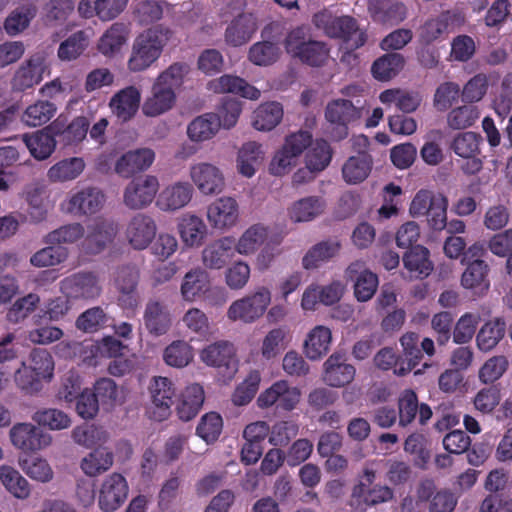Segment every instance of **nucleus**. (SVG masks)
<instances>
[{"label":"nucleus","instance_id":"nucleus-1","mask_svg":"<svg viewBox=\"0 0 512 512\" xmlns=\"http://www.w3.org/2000/svg\"><path fill=\"white\" fill-rule=\"evenodd\" d=\"M172 34V30L163 25H155L138 34L132 43L128 69L132 72L148 69L160 58Z\"/></svg>","mask_w":512,"mask_h":512},{"label":"nucleus","instance_id":"nucleus-2","mask_svg":"<svg viewBox=\"0 0 512 512\" xmlns=\"http://www.w3.org/2000/svg\"><path fill=\"white\" fill-rule=\"evenodd\" d=\"M286 52L293 58L310 66H322L329 58L330 49L323 41L312 39L311 29L299 25L290 29L284 39Z\"/></svg>","mask_w":512,"mask_h":512},{"label":"nucleus","instance_id":"nucleus-3","mask_svg":"<svg viewBox=\"0 0 512 512\" xmlns=\"http://www.w3.org/2000/svg\"><path fill=\"white\" fill-rule=\"evenodd\" d=\"M312 21L327 36L342 38L351 49L362 46L366 41L365 34L358 29L356 21L350 16L336 17L330 11L323 10L316 13Z\"/></svg>","mask_w":512,"mask_h":512},{"label":"nucleus","instance_id":"nucleus-4","mask_svg":"<svg viewBox=\"0 0 512 512\" xmlns=\"http://www.w3.org/2000/svg\"><path fill=\"white\" fill-rule=\"evenodd\" d=\"M272 293L266 286L257 287L253 293L233 301L227 309V318L251 324L259 320L271 304Z\"/></svg>","mask_w":512,"mask_h":512},{"label":"nucleus","instance_id":"nucleus-5","mask_svg":"<svg viewBox=\"0 0 512 512\" xmlns=\"http://www.w3.org/2000/svg\"><path fill=\"white\" fill-rule=\"evenodd\" d=\"M310 143L311 134L308 131H298L288 135L269 164L270 173L275 176L288 173L296 166L299 157Z\"/></svg>","mask_w":512,"mask_h":512},{"label":"nucleus","instance_id":"nucleus-6","mask_svg":"<svg viewBox=\"0 0 512 512\" xmlns=\"http://www.w3.org/2000/svg\"><path fill=\"white\" fill-rule=\"evenodd\" d=\"M189 179L192 186L205 197L221 194L226 188V178L223 170L208 161H199L189 166Z\"/></svg>","mask_w":512,"mask_h":512},{"label":"nucleus","instance_id":"nucleus-7","mask_svg":"<svg viewBox=\"0 0 512 512\" xmlns=\"http://www.w3.org/2000/svg\"><path fill=\"white\" fill-rule=\"evenodd\" d=\"M105 202L106 196L101 189L86 186L72 190L61 203V209L77 217L91 216L100 212Z\"/></svg>","mask_w":512,"mask_h":512},{"label":"nucleus","instance_id":"nucleus-8","mask_svg":"<svg viewBox=\"0 0 512 512\" xmlns=\"http://www.w3.org/2000/svg\"><path fill=\"white\" fill-rule=\"evenodd\" d=\"M50 74V66L44 52H36L16 69L12 79L13 91L22 92L38 85L45 75Z\"/></svg>","mask_w":512,"mask_h":512},{"label":"nucleus","instance_id":"nucleus-9","mask_svg":"<svg viewBox=\"0 0 512 512\" xmlns=\"http://www.w3.org/2000/svg\"><path fill=\"white\" fill-rule=\"evenodd\" d=\"M160 183L156 176L145 174L131 180L123 191V203L131 210L147 208L156 198Z\"/></svg>","mask_w":512,"mask_h":512},{"label":"nucleus","instance_id":"nucleus-10","mask_svg":"<svg viewBox=\"0 0 512 512\" xmlns=\"http://www.w3.org/2000/svg\"><path fill=\"white\" fill-rule=\"evenodd\" d=\"M301 390L289 384L286 380H278L262 391L257 398V405L261 409L276 406L283 411L294 410L301 401Z\"/></svg>","mask_w":512,"mask_h":512},{"label":"nucleus","instance_id":"nucleus-11","mask_svg":"<svg viewBox=\"0 0 512 512\" xmlns=\"http://www.w3.org/2000/svg\"><path fill=\"white\" fill-rule=\"evenodd\" d=\"M61 293L71 300H94L102 292L98 276L91 272L72 274L60 282Z\"/></svg>","mask_w":512,"mask_h":512},{"label":"nucleus","instance_id":"nucleus-12","mask_svg":"<svg viewBox=\"0 0 512 512\" xmlns=\"http://www.w3.org/2000/svg\"><path fill=\"white\" fill-rule=\"evenodd\" d=\"M12 445L24 452H37L52 444V436L32 423H17L9 431Z\"/></svg>","mask_w":512,"mask_h":512},{"label":"nucleus","instance_id":"nucleus-13","mask_svg":"<svg viewBox=\"0 0 512 512\" xmlns=\"http://www.w3.org/2000/svg\"><path fill=\"white\" fill-rule=\"evenodd\" d=\"M129 487L125 477L120 473L106 476L98 491V506L104 512L118 510L128 497Z\"/></svg>","mask_w":512,"mask_h":512},{"label":"nucleus","instance_id":"nucleus-14","mask_svg":"<svg viewBox=\"0 0 512 512\" xmlns=\"http://www.w3.org/2000/svg\"><path fill=\"white\" fill-rule=\"evenodd\" d=\"M362 115L361 108L353 104L350 100L336 99L331 101L325 111L326 119L336 124L332 137L335 140H342L348 135L347 124L359 119Z\"/></svg>","mask_w":512,"mask_h":512},{"label":"nucleus","instance_id":"nucleus-15","mask_svg":"<svg viewBox=\"0 0 512 512\" xmlns=\"http://www.w3.org/2000/svg\"><path fill=\"white\" fill-rule=\"evenodd\" d=\"M194 187L187 181H176L164 187L156 198V207L173 213L185 208L193 199Z\"/></svg>","mask_w":512,"mask_h":512},{"label":"nucleus","instance_id":"nucleus-16","mask_svg":"<svg viewBox=\"0 0 512 512\" xmlns=\"http://www.w3.org/2000/svg\"><path fill=\"white\" fill-rule=\"evenodd\" d=\"M206 217L212 228L226 231L237 224L239 205L233 197H220L208 205Z\"/></svg>","mask_w":512,"mask_h":512},{"label":"nucleus","instance_id":"nucleus-17","mask_svg":"<svg viewBox=\"0 0 512 512\" xmlns=\"http://www.w3.org/2000/svg\"><path fill=\"white\" fill-rule=\"evenodd\" d=\"M118 231L117 224L110 219H96L88 225V233L82 242L87 253L98 254L110 245Z\"/></svg>","mask_w":512,"mask_h":512},{"label":"nucleus","instance_id":"nucleus-18","mask_svg":"<svg viewBox=\"0 0 512 512\" xmlns=\"http://www.w3.org/2000/svg\"><path fill=\"white\" fill-rule=\"evenodd\" d=\"M149 390L152 401V417L157 421H162L171 413V405L176 394L174 384L167 377H154Z\"/></svg>","mask_w":512,"mask_h":512},{"label":"nucleus","instance_id":"nucleus-19","mask_svg":"<svg viewBox=\"0 0 512 512\" xmlns=\"http://www.w3.org/2000/svg\"><path fill=\"white\" fill-rule=\"evenodd\" d=\"M155 152L148 147L129 150L122 154L114 165L115 172L124 178L148 170L155 161Z\"/></svg>","mask_w":512,"mask_h":512},{"label":"nucleus","instance_id":"nucleus-20","mask_svg":"<svg viewBox=\"0 0 512 512\" xmlns=\"http://www.w3.org/2000/svg\"><path fill=\"white\" fill-rule=\"evenodd\" d=\"M234 239L224 236L209 242L201 251V262L207 270H221L234 257Z\"/></svg>","mask_w":512,"mask_h":512},{"label":"nucleus","instance_id":"nucleus-21","mask_svg":"<svg viewBox=\"0 0 512 512\" xmlns=\"http://www.w3.org/2000/svg\"><path fill=\"white\" fill-rule=\"evenodd\" d=\"M172 314L161 300L149 299L143 312V323L149 334L159 337L166 335L172 326Z\"/></svg>","mask_w":512,"mask_h":512},{"label":"nucleus","instance_id":"nucleus-22","mask_svg":"<svg viewBox=\"0 0 512 512\" xmlns=\"http://www.w3.org/2000/svg\"><path fill=\"white\" fill-rule=\"evenodd\" d=\"M157 226L154 219L144 213L134 215L127 224L126 239L137 250L149 246L156 235Z\"/></svg>","mask_w":512,"mask_h":512},{"label":"nucleus","instance_id":"nucleus-23","mask_svg":"<svg viewBox=\"0 0 512 512\" xmlns=\"http://www.w3.org/2000/svg\"><path fill=\"white\" fill-rule=\"evenodd\" d=\"M355 373L354 366L343 355L333 353L323 364L322 380L330 387H343L353 381Z\"/></svg>","mask_w":512,"mask_h":512},{"label":"nucleus","instance_id":"nucleus-24","mask_svg":"<svg viewBox=\"0 0 512 512\" xmlns=\"http://www.w3.org/2000/svg\"><path fill=\"white\" fill-rule=\"evenodd\" d=\"M258 29V19L250 12L239 13L225 30V42L239 47L251 40Z\"/></svg>","mask_w":512,"mask_h":512},{"label":"nucleus","instance_id":"nucleus-25","mask_svg":"<svg viewBox=\"0 0 512 512\" xmlns=\"http://www.w3.org/2000/svg\"><path fill=\"white\" fill-rule=\"evenodd\" d=\"M129 38V25L123 22H115L98 39L97 50L104 57L113 58L122 52Z\"/></svg>","mask_w":512,"mask_h":512},{"label":"nucleus","instance_id":"nucleus-26","mask_svg":"<svg viewBox=\"0 0 512 512\" xmlns=\"http://www.w3.org/2000/svg\"><path fill=\"white\" fill-rule=\"evenodd\" d=\"M346 274L354 281V295L358 301L366 302L374 296L378 287V277L366 269L363 262L351 263Z\"/></svg>","mask_w":512,"mask_h":512},{"label":"nucleus","instance_id":"nucleus-27","mask_svg":"<svg viewBox=\"0 0 512 512\" xmlns=\"http://www.w3.org/2000/svg\"><path fill=\"white\" fill-rule=\"evenodd\" d=\"M236 350L234 345L228 341H218L205 347L201 353V360L212 367H225L229 372L237 370Z\"/></svg>","mask_w":512,"mask_h":512},{"label":"nucleus","instance_id":"nucleus-28","mask_svg":"<svg viewBox=\"0 0 512 512\" xmlns=\"http://www.w3.org/2000/svg\"><path fill=\"white\" fill-rule=\"evenodd\" d=\"M177 229L183 245L187 248L201 246L208 234L206 223L194 213L183 214L179 218Z\"/></svg>","mask_w":512,"mask_h":512},{"label":"nucleus","instance_id":"nucleus-29","mask_svg":"<svg viewBox=\"0 0 512 512\" xmlns=\"http://www.w3.org/2000/svg\"><path fill=\"white\" fill-rule=\"evenodd\" d=\"M211 283L208 272L201 267L191 268L185 273L180 285V296L188 303L201 300Z\"/></svg>","mask_w":512,"mask_h":512},{"label":"nucleus","instance_id":"nucleus-30","mask_svg":"<svg viewBox=\"0 0 512 512\" xmlns=\"http://www.w3.org/2000/svg\"><path fill=\"white\" fill-rule=\"evenodd\" d=\"M140 100L141 93L138 88L128 86L119 90L111 97L109 107L113 115L120 121L126 122L132 119L137 113Z\"/></svg>","mask_w":512,"mask_h":512},{"label":"nucleus","instance_id":"nucleus-31","mask_svg":"<svg viewBox=\"0 0 512 512\" xmlns=\"http://www.w3.org/2000/svg\"><path fill=\"white\" fill-rule=\"evenodd\" d=\"M266 150L263 144L256 141H248L242 144L237 152L236 169L246 178L255 175L257 168L264 161Z\"/></svg>","mask_w":512,"mask_h":512},{"label":"nucleus","instance_id":"nucleus-32","mask_svg":"<svg viewBox=\"0 0 512 512\" xmlns=\"http://www.w3.org/2000/svg\"><path fill=\"white\" fill-rule=\"evenodd\" d=\"M331 343V329L317 325L307 332L303 342V353L311 361L320 360L330 351Z\"/></svg>","mask_w":512,"mask_h":512},{"label":"nucleus","instance_id":"nucleus-33","mask_svg":"<svg viewBox=\"0 0 512 512\" xmlns=\"http://www.w3.org/2000/svg\"><path fill=\"white\" fill-rule=\"evenodd\" d=\"M326 208V202L318 196H307L294 201L287 209V215L293 223H307L320 217Z\"/></svg>","mask_w":512,"mask_h":512},{"label":"nucleus","instance_id":"nucleus-34","mask_svg":"<svg viewBox=\"0 0 512 512\" xmlns=\"http://www.w3.org/2000/svg\"><path fill=\"white\" fill-rule=\"evenodd\" d=\"M399 342L402 348L403 361L396 366L394 373L398 376H404L420 364L423 355L420 349L419 334L406 332L400 337Z\"/></svg>","mask_w":512,"mask_h":512},{"label":"nucleus","instance_id":"nucleus-35","mask_svg":"<svg viewBox=\"0 0 512 512\" xmlns=\"http://www.w3.org/2000/svg\"><path fill=\"white\" fill-rule=\"evenodd\" d=\"M139 272L135 267L125 266L118 269L115 284L120 292L119 301L125 308L133 309L138 305L136 287L138 284Z\"/></svg>","mask_w":512,"mask_h":512},{"label":"nucleus","instance_id":"nucleus-36","mask_svg":"<svg viewBox=\"0 0 512 512\" xmlns=\"http://www.w3.org/2000/svg\"><path fill=\"white\" fill-rule=\"evenodd\" d=\"M51 125L45 129L22 135V141L32 157L37 160H45L51 156L56 148V140L53 136Z\"/></svg>","mask_w":512,"mask_h":512},{"label":"nucleus","instance_id":"nucleus-37","mask_svg":"<svg viewBox=\"0 0 512 512\" xmlns=\"http://www.w3.org/2000/svg\"><path fill=\"white\" fill-rule=\"evenodd\" d=\"M208 86L216 93L239 94L250 100H257L261 95L260 90L248 84L244 79L233 75H223L210 81Z\"/></svg>","mask_w":512,"mask_h":512},{"label":"nucleus","instance_id":"nucleus-38","mask_svg":"<svg viewBox=\"0 0 512 512\" xmlns=\"http://www.w3.org/2000/svg\"><path fill=\"white\" fill-rule=\"evenodd\" d=\"M175 99V91L155 82L152 86L151 95L142 105V112L148 117L159 116L173 107Z\"/></svg>","mask_w":512,"mask_h":512},{"label":"nucleus","instance_id":"nucleus-39","mask_svg":"<svg viewBox=\"0 0 512 512\" xmlns=\"http://www.w3.org/2000/svg\"><path fill=\"white\" fill-rule=\"evenodd\" d=\"M269 230L262 224H254L247 228L238 238L234 240V251L242 256H252L266 242Z\"/></svg>","mask_w":512,"mask_h":512},{"label":"nucleus","instance_id":"nucleus-40","mask_svg":"<svg viewBox=\"0 0 512 512\" xmlns=\"http://www.w3.org/2000/svg\"><path fill=\"white\" fill-rule=\"evenodd\" d=\"M220 130L219 118L215 113H205L193 119L187 126V136L194 143L211 140Z\"/></svg>","mask_w":512,"mask_h":512},{"label":"nucleus","instance_id":"nucleus-41","mask_svg":"<svg viewBox=\"0 0 512 512\" xmlns=\"http://www.w3.org/2000/svg\"><path fill=\"white\" fill-rule=\"evenodd\" d=\"M379 100L384 105L395 104L403 113H413L421 105L422 96L415 91L392 88L381 92Z\"/></svg>","mask_w":512,"mask_h":512},{"label":"nucleus","instance_id":"nucleus-42","mask_svg":"<svg viewBox=\"0 0 512 512\" xmlns=\"http://www.w3.org/2000/svg\"><path fill=\"white\" fill-rule=\"evenodd\" d=\"M283 107L271 101L259 105L252 114L251 124L258 131H271L279 125L283 118Z\"/></svg>","mask_w":512,"mask_h":512},{"label":"nucleus","instance_id":"nucleus-43","mask_svg":"<svg viewBox=\"0 0 512 512\" xmlns=\"http://www.w3.org/2000/svg\"><path fill=\"white\" fill-rule=\"evenodd\" d=\"M506 323L503 318L497 317L484 323L476 334L477 348L482 352L493 350L504 338Z\"/></svg>","mask_w":512,"mask_h":512},{"label":"nucleus","instance_id":"nucleus-44","mask_svg":"<svg viewBox=\"0 0 512 512\" xmlns=\"http://www.w3.org/2000/svg\"><path fill=\"white\" fill-rule=\"evenodd\" d=\"M204 402L203 387L197 383L188 385L182 392L177 405V413L183 421L194 418Z\"/></svg>","mask_w":512,"mask_h":512},{"label":"nucleus","instance_id":"nucleus-45","mask_svg":"<svg viewBox=\"0 0 512 512\" xmlns=\"http://www.w3.org/2000/svg\"><path fill=\"white\" fill-rule=\"evenodd\" d=\"M372 158L367 153L349 157L342 166V177L347 184L363 182L372 169Z\"/></svg>","mask_w":512,"mask_h":512},{"label":"nucleus","instance_id":"nucleus-46","mask_svg":"<svg viewBox=\"0 0 512 512\" xmlns=\"http://www.w3.org/2000/svg\"><path fill=\"white\" fill-rule=\"evenodd\" d=\"M114 462L111 450L106 447H98L88 453L81 460L80 467L84 474L89 477L98 476L108 471Z\"/></svg>","mask_w":512,"mask_h":512},{"label":"nucleus","instance_id":"nucleus-47","mask_svg":"<svg viewBox=\"0 0 512 512\" xmlns=\"http://www.w3.org/2000/svg\"><path fill=\"white\" fill-rule=\"evenodd\" d=\"M85 169V162L80 157L63 159L52 165L47 171V178L53 183L72 181Z\"/></svg>","mask_w":512,"mask_h":512},{"label":"nucleus","instance_id":"nucleus-48","mask_svg":"<svg viewBox=\"0 0 512 512\" xmlns=\"http://www.w3.org/2000/svg\"><path fill=\"white\" fill-rule=\"evenodd\" d=\"M341 244L337 240H328L314 245L302 259L305 269H315L338 255Z\"/></svg>","mask_w":512,"mask_h":512},{"label":"nucleus","instance_id":"nucleus-49","mask_svg":"<svg viewBox=\"0 0 512 512\" xmlns=\"http://www.w3.org/2000/svg\"><path fill=\"white\" fill-rule=\"evenodd\" d=\"M98 403L105 409H112L125 402V391L110 378H101L94 385V393Z\"/></svg>","mask_w":512,"mask_h":512},{"label":"nucleus","instance_id":"nucleus-50","mask_svg":"<svg viewBox=\"0 0 512 512\" xmlns=\"http://www.w3.org/2000/svg\"><path fill=\"white\" fill-rule=\"evenodd\" d=\"M403 263L411 277H426L432 271V264L429 260V251L421 245L415 246L407 252L403 257Z\"/></svg>","mask_w":512,"mask_h":512},{"label":"nucleus","instance_id":"nucleus-51","mask_svg":"<svg viewBox=\"0 0 512 512\" xmlns=\"http://www.w3.org/2000/svg\"><path fill=\"white\" fill-rule=\"evenodd\" d=\"M0 481L3 486L17 499H27L30 496V484L18 470L9 465L0 466Z\"/></svg>","mask_w":512,"mask_h":512},{"label":"nucleus","instance_id":"nucleus-52","mask_svg":"<svg viewBox=\"0 0 512 512\" xmlns=\"http://www.w3.org/2000/svg\"><path fill=\"white\" fill-rule=\"evenodd\" d=\"M63 126L64 122L58 118L51 124V129L55 135H61L67 145H71L79 143L86 137L89 121L86 117H77L62 130Z\"/></svg>","mask_w":512,"mask_h":512},{"label":"nucleus","instance_id":"nucleus-53","mask_svg":"<svg viewBox=\"0 0 512 512\" xmlns=\"http://www.w3.org/2000/svg\"><path fill=\"white\" fill-rule=\"evenodd\" d=\"M194 359V349L185 340L171 342L163 351L164 362L173 368H184Z\"/></svg>","mask_w":512,"mask_h":512},{"label":"nucleus","instance_id":"nucleus-54","mask_svg":"<svg viewBox=\"0 0 512 512\" xmlns=\"http://www.w3.org/2000/svg\"><path fill=\"white\" fill-rule=\"evenodd\" d=\"M279 45L272 41H259L250 46L248 50V60L256 66L267 67L275 62L281 56Z\"/></svg>","mask_w":512,"mask_h":512},{"label":"nucleus","instance_id":"nucleus-55","mask_svg":"<svg viewBox=\"0 0 512 512\" xmlns=\"http://www.w3.org/2000/svg\"><path fill=\"white\" fill-rule=\"evenodd\" d=\"M404 58L398 53L385 54L377 59L371 68L375 79L379 81H389L394 78L403 69Z\"/></svg>","mask_w":512,"mask_h":512},{"label":"nucleus","instance_id":"nucleus-56","mask_svg":"<svg viewBox=\"0 0 512 512\" xmlns=\"http://www.w3.org/2000/svg\"><path fill=\"white\" fill-rule=\"evenodd\" d=\"M54 103L44 100L29 105L22 114V122L29 127H38L46 124L56 114Z\"/></svg>","mask_w":512,"mask_h":512},{"label":"nucleus","instance_id":"nucleus-57","mask_svg":"<svg viewBox=\"0 0 512 512\" xmlns=\"http://www.w3.org/2000/svg\"><path fill=\"white\" fill-rule=\"evenodd\" d=\"M19 467L32 480L47 483L54 477V472L48 461L40 456L20 457Z\"/></svg>","mask_w":512,"mask_h":512},{"label":"nucleus","instance_id":"nucleus-58","mask_svg":"<svg viewBox=\"0 0 512 512\" xmlns=\"http://www.w3.org/2000/svg\"><path fill=\"white\" fill-rule=\"evenodd\" d=\"M40 301V296L36 293H29L18 298L7 310L6 320L14 325L22 323L36 311Z\"/></svg>","mask_w":512,"mask_h":512},{"label":"nucleus","instance_id":"nucleus-59","mask_svg":"<svg viewBox=\"0 0 512 512\" xmlns=\"http://www.w3.org/2000/svg\"><path fill=\"white\" fill-rule=\"evenodd\" d=\"M37 8L34 5H23L13 10L5 19L4 29L10 36H16L28 28L35 18Z\"/></svg>","mask_w":512,"mask_h":512},{"label":"nucleus","instance_id":"nucleus-60","mask_svg":"<svg viewBox=\"0 0 512 512\" xmlns=\"http://www.w3.org/2000/svg\"><path fill=\"white\" fill-rule=\"evenodd\" d=\"M32 419L39 426L46 427L53 431L67 429L72 424L70 416L64 411L56 408L38 410L34 413Z\"/></svg>","mask_w":512,"mask_h":512},{"label":"nucleus","instance_id":"nucleus-61","mask_svg":"<svg viewBox=\"0 0 512 512\" xmlns=\"http://www.w3.org/2000/svg\"><path fill=\"white\" fill-rule=\"evenodd\" d=\"M352 496L368 506H374L390 501L393 498V491L387 486L375 485L370 488L366 487V483L360 482L354 487Z\"/></svg>","mask_w":512,"mask_h":512},{"label":"nucleus","instance_id":"nucleus-62","mask_svg":"<svg viewBox=\"0 0 512 512\" xmlns=\"http://www.w3.org/2000/svg\"><path fill=\"white\" fill-rule=\"evenodd\" d=\"M72 438L78 445L86 448L102 447L107 442L109 435L101 427L95 425L77 426L72 431Z\"/></svg>","mask_w":512,"mask_h":512},{"label":"nucleus","instance_id":"nucleus-63","mask_svg":"<svg viewBox=\"0 0 512 512\" xmlns=\"http://www.w3.org/2000/svg\"><path fill=\"white\" fill-rule=\"evenodd\" d=\"M251 277V267L244 260H236L224 272V282L230 290L244 289Z\"/></svg>","mask_w":512,"mask_h":512},{"label":"nucleus","instance_id":"nucleus-64","mask_svg":"<svg viewBox=\"0 0 512 512\" xmlns=\"http://www.w3.org/2000/svg\"><path fill=\"white\" fill-rule=\"evenodd\" d=\"M305 155L306 165L309 169L320 172L324 170L330 163L332 151L329 144L325 140H316L309 144Z\"/></svg>","mask_w":512,"mask_h":512}]
</instances>
